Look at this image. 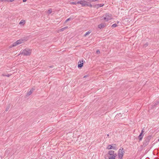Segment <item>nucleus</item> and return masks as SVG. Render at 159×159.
Masks as SVG:
<instances>
[{
    "mask_svg": "<svg viewBox=\"0 0 159 159\" xmlns=\"http://www.w3.org/2000/svg\"><path fill=\"white\" fill-rule=\"evenodd\" d=\"M68 27L67 26H66V27H65L64 28H63L61 29H60L59 30L60 31H63L65 30L66 29H67L68 28Z\"/></svg>",
    "mask_w": 159,
    "mask_h": 159,
    "instance_id": "nucleus-18",
    "label": "nucleus"
},
{
    "mask_svg": "<svg viewBox=\"0 0 159 159\" xmlns=\"http://www.w3.org/2000/svg\"><path fill=\"white\" fill-rule=\"evenodd\" d=\"M10 107V104H8L7 106V108L6 109V110L5 111H7L9 109Z\"/></svg>",
    "mask_w": 159,
    "mask_h": 159,
    "instance_id": "nucleus-21",
    "label": "nucleus"
},
{
    "mask_svg": "<svg viewBox=\"0 0 159 159\" xmlns=\"http://www.w3.org/2000/svg\"><path fill=\"white\" fill-rule=\"evenodd\" d=\"M88 76V75H84V77H83V78H85L86 77H87Z\"/></svg>",
    "mask_w": 159,
    "mask_h": 159,
    "instance_id": "nucleus-31",
    "label": "nucleus"
},
{
    "mask_svg": "<svg viewBox=\"0 0 159 159\" xmlns=\"http://www.w3.org/2000/svg\"><path fill=\"white\" fill-rule=\"evenodd\" d=\"M152 135H149L147 137H145L144 138V140L143 141V145L142 146L144 147L146 146L149 143L150 140L151 139Z\"/></svg>",
    "mask_w": 159,
    "mask_h": 159,
    "instance_id": "nucleus-1",
    "label": "nucleus"
},
{
    "mask_svg": "<svg viewBox=\"0 0 159 159\" xmlns=\"http://www.w3.org/2000/svg\"><path fill=\"white\" fill-rule=\"evenodd\" d=\"M25 23V20H21L19 23V24L21 25H24Z\"/></svg>",
    "mask_w": 159,
    "mask_h": 159,
    "instance_id": "nucleus-17",
    "label": "nucleus"
},
{
    "mask_svg": "<svg viewBox=\"0 0 159 159\" xmlns=\"http://www.w3.org/2000/svg\"><path fill=\"white\" fill-rule=\"evenodd\" d=\"M148 45V43L147 42L145 44L143 45V47L144 48L146 47Z\"/></svg>",
    "mask_w": 159,
    "mask_h": 159,
    "instance_id": "nucleus-23",
    "label": "nucleus"
},
{
    "mask_svg": "<svg viewBox=\"0 0 159 159\" xmlns=\"http://www.w3.org/2000/svg\"><path fill=\"white\" fill-rule=\"evenodd\" d=\"M53 66H53V65L51 66H48V67H49V68H52V67H53Z\"/></svg>",
    "mask_w": 159,
    "mask_h": 159,
    "instance_id": "nucleus-30",
    "label": "nucleus"
},
{
    "mask_svg": "<svg viewBox=\"0 0 159 159\" xmlns=\"http://www.w3.org/2000/svg\"><path fill=\"white\" fill-rule=\"evenodd\" d=\"M27 0H23V2H25L27 1Z\"/></svg>",
    "mask_w": 159,
    "mask_h": 159,
    "instance_id": "nucleus-33",
    "label": "nucleus"
},
{
    "mask_svg": "<svg viewBox=\"0 0 159 159\" xmlns=\"http://www.w3.org/2000/svg\"><path fill=\"white\" fill-rule=\"evenodd\" d=\"M105 16L106 17L108 18H109V20L111 18V14H109V13H106Z\"/></svg>",
    "mask_w": 159,
    "mask_h": 159,
    "instance_id": "nucleus-14",
    "label": "nucleus"
},
{
    "mask_svg": "<svg viewBox=\"0 0 159 159\" xmlns=\"http://www.w3.org/2000/svg\"><path fill=\"white\" fill-rule=\"evenodd\" d=\"M0 1L3 2L4 1H3V0H0Z\"/></svg>",
    "mask_w": 159,
    "mask_h": 159,
    "instance_id": "nucleus-35",
    "label": "nucleus"
},
{
    "mask_svg": "<svg viewBox=\"0 0 159 159\" xmlns=\"http://www.w3.org/2000/svg\"><path fill=\"white\" fill-rule=\"evenodd\" d=\"M123 148H122V149H120L118 151V158L123 157L124 153H125V151H123Z\"/></svg>",
    "mask_w": 159,
    "mask_h": 159,
    "instance_id": "nucleus-5",
    "label": "nucleus"
},
{
    "mask_svg": "<svg viewBox=\"0 0 159 159\" xmlns=\"http://www.w3.org/2000/svg\"><path fill=\"white\" fill-rule=\"evenodd\" d=\"M14 0H8L7 2H12L13 1H14Z\"/></svg>",
    "mask_w": 159,
    "mask_h": 159,
    "instance_id": "nucleus-29",
    "label": "nucleus"
},
{
    "mask_svg": "<svg viewBox=\"0 0 159 159\" xmlns=\"http://www.w3.org/2000/svg\"><path fill=\"white\" fill-rule=\"evenodd\" d=\"M106 26V23H102L100 24H99L98 25V27L100 29H102V28H104Z\"/></svg>",
    "mask_w": 159,
    "mask_h": 159,
    "instance_id": "nucleus-12",
    "label": "nucleus"
},
{
    "mask_svg": "<svg viewBox=\"0 0 159 159\" xmlns=\"http://www.w3.org/2000/svg\"><path fill=\"white\" fill-rule=\"evenodd\" d=\"M107 136H109V134H107Z\"/></svg>",
    "mask_w": 159,
    "mask_h": 159,
    "instance_id": "nucleus-37",
    "label": "nucleus"
},
{
    "mask_svg": "<svg viewBox=\"0 0 159 159\" xmlns=\"http://www.w3.org/2000/svg\"><path fill=\"white\" fill-rule=\"evenodd\" d=\"M104 5V4H96L93 5V7L94 8H96L97 9H98L99 7H103Z\"/></svg>",
    "mask_w": 159,
    "mask_h": 159,
    "instance_id": "nucleus-10",
    "label": "nucleus"
},
{
    "mask_svg": "<svg viewBox=\"0 0 159 159\" xmlns=\"http://www.w3.org/2000/svg\"><path fill=\"white\" fill-rule=\"evenodd\" d=\"M144 132L143 129L142 130L141 133L138 137V139H139V141H141L142 140L144 135V134H143Z\"/></svg>",
    "mask_w": 159,
    "mask_h": 159,
    "instance_id": "nucleus-7",
    "label": "nucleus"
},
{
    "mask_svg": "<svg viewBox=\"0 0 159 159\" xmlns=\"http://www.w3.org/2000/svg\"><path fill=\"white\" fill-rule=\"evenodd\" d=\"M74 18H71V17L69 18H68L67 19H66V20L65 21V22L66 23L68 21H69L70 20H72Z\"/></svg>",
    "mask_w": 159,
    "mask_h": 159,
    "instance_id": "nucleus-19",
    "label": "nucleus"
},
{
    "mask_svg": "<svg viewBox=\"0 0 159 159\" xmlns=\"http://www.w3.org/2000/svg\"><path fill=\"white\" fill-rule=\"evenodd\" d=\"M117 26V25L116 24H114L112 25V27L113 28H115Z\"/></svg>",
    "mask_w": 159,
    "mask_h": 159,
    "instance_id": "nucleus-26",
    "label": "nucleus"
},
{
    "mask_svg": "<svg viewBox=\"0 0 159 159\" xmlns=\"http://www.w3.org/2000/svg\"><path fill=\"white\" fill-rule=\"evenodd\" d=\"M111 156L109 157L108 159H115V156L111 155Z\"/></svg>",
    "mask_w": 159,
    "mask_h": 159,
    "instance_id": "nucleus-20",
    "label": "nucleus"
},
{
    "mask_svg": "<svg viewBox=\"0 0 159 159\" xmlns=\"http://www.w3.org/2000/svg\"><path fill=\"white\" fill-rule=\"evenodd\" d=\"M97 1H98V0H86V1H85L86 3H84V4H85L86 5V4L88 5L89 4L91 5V6H85V7L88 6V7H93V5H92L91 4V3L92 2H95Z\"/></svg>",
    "mask_w": 159,
    "mask_h": 159,
    "instance_id": "nucleus-6",
    "label": "nucleus"
},
{
    "mask_svg": "<svg viewBox=\"0 0 159 159\" xmlns=\"http://www.w3.org/2000/svg\"><path fill=\"white\" fill-rule=\"evenodd\" d=\"M122 158L123 157H121V158H119V159H123Z\"/></svg>",
    "mask_w": 159,
    "mask_h": 159,
    "instance_id": "nucleus-34",
    "label": "nucleus"
},
{
    "mask_svg": "<svg viewBox=\"0 0 159 159\" xmlns=\"http://www.w3.org/2000/svg\"><path fill=\"white\" fill-rule=\"evenodd\" d=\"M114 151L113 150H110L108 152V154L109 155H113L114 153Z\"/></svg>",
    "mask_w": 159,
    "mask_h": 159,
    "instance_id": "nucleus-15",
    "label": "nucleus"
},
{
    "mask_svg": "<svg viewBox=\"0 0 159 159\" xmlns=\"http://www.w3.org/2000/svg\"><path fill=\"white\" fill-rule=\"evenodd\" d=\"M34 90V89L33 88H32L30 89V91L28 92V93L27 94V96H29L30 95H31L32 93L33 92Z\"/></svg>",
    "mask_w": 159,
    "mask_h": 159,
    "instance_id": "nucleus-13",
    "label": "nucleus"
},
{
    "mask_svg": "<svg viewBox=\"0 0 159 159\" xmlns=\"http://www.w3.org/2000/svg\"><path fill=\"white\" fill-rule=\"evenodd\" d=\"M31 50L30 49L26 48L22 52H20V54H23L24 56L30 55L31 53Z\"/></svg>",
    "mask_w": 159,
    "mask_h": 159,
    "instance_id": "nucleus-3",
    "label": "nucleus"
},
{
    "mask_svg": "<svg viewBox=\"0 0 159 159\" xmlns=\"http://www.w3.org/2000/svg\"><path fill=\"white\" fill-rule=\"evenodd\" d=\"M78 67L79 68H81L83 66L84 62L83 60H80L78 62Z\"/></svg>",
    "mask_w": 159,
    "mask_h": 159,
    "instance_id": "nucleus-8",
    "label": "nucleus"
},
{
    "mask_svg": "<svg viewBox=\"0 0 159 159\" xmlns=\"http://www.w3.org/2000/svg\"><path fill=\"white\" fill-rule=\"evenodd\" d=\"M52 9L51 8H50L48 11V13L49 14H51V13H52Z\"/></svg>",
    "mask_w": 159,
    "mask_h": 159,
    "instance_id": "nucleus-24",
    "label": "nucleus"
},
{
    "mask_svg": "<svg viewBox=\"0 0 159 159\" xmlns=\"http://www.w3.org/2000/svg\"><path fill=\"white\" fill-rule=\"evenodd\" d=\"M90 33H91V32L90 31H88L87 32H86V33L84 34V36L85 37V36H87L88 34H89Z\"/></svg>",
    "mask_w": 159,
    "mask_h": 159,
    "instance_id": "nucleus-22",
    "label": "nucleus"
},
{
    "mask_svg": "<svg viewBox=\"0 0 159 159\" xmlns=\"http://www.w3.org/2000/svg\"><path fill=\"white\" fill-rule=\"evenodd\" d=\"M8 0H3V1H6L7 2Z\"/></svg>",
    "mask_w": 159,
    "mask_h": 159,
    "instance_id": "nucleus-36",
    "label": "nucleus"
},
{
    "mask_svg": "<svg viewBox=\"0 0 159 159\" xmlns=\"http://www.w3.org/2000/svg\"><path fill=\"white\" fill-rule=\"evenodd\" d=\"M96 53L97 54H98L100 53V52L99 50H97L96 51Z\"/></svg>",
    "mask_w": 159,
    "mask_h": 159,
    "instance_id": "nucleus-28",
    "label": "nucleus"
},
{
    "mask_svg": "<svg viewBox=\"0 0 159 159\" xmlns=\"http://www.w3.org/2000/svg\"><path fill=\"white\" fill-rule=\"evenodd\" d=\"M113 156H115V157H116V156H117V154L116 153H114V154L113 155Z\"/></svg>",
    "mask_w": 159,
    "mask_h": 159,
    "instance_id": "nucleus-32",
    "label": "nucleus"
},
{
    "mask_svg": "<svg viewBox=\"0 0 159 159\" xmlns=\"http://www.w3.org/2000/svg\"><path fill=\"white\" fill-rule=\"evenodd\" d=\"M26 38L25 39L24 38V39H19L18 40L16 41V43H17L18 45H19L21 43H23L25 41H26L27 39H26Z\"/></svg>",
    "mask_w": 159,
    "mask_h": 159,
    "instance_id": "nucleus-11",
    "label": "nucleus"
},
{
    "mask_svg": "<svg viewBox=\"0 0 159 159\" xmlns=\"http://www.w3.org/2000/svg\"><path fill=\"white\" fill-rule=\"evenodd\" d=\"M11 75H9V74H8V75H3V76H7V77H10Z\"/></svg>",
    "mask_w": 159,
    "mask_h": 159,
    "instance_id": "nucleus-27",
    "label": "nucleus"
},
{
    "mask_svg": "<svg viewBox=\"0 0 159 159\" xmlns=\"http://www.w3.org/2000/svg\"><path fill=\"white\" fill-rule=\"evenodd\" d=\"M103 19L105 20L106 21H108L109 20V19L106 17H105L103 18Z\"/></svg>",
    "mask_w": 159,
    "mask_h": 159,
    "instance_id": "nucleus-25",
    "label": "nucleus"
},
{
    "mask_svg": "<svg viewBox=\"0 0 159 159\" xmlns=\"http://www.w3.org/2000/svg\"><path fill=\"white\" fill-rule=\"evenodd\" d=\"M86 3L85 1L81 0V1H79L77 2H70V3L72 5H76L77 4H80L82 5V7H85V6H91V5L89 4L88 5V4L86 5L85 4H84V3Z\"/></svg>",
    "mask_w": 159,
    "mask_h": 159,
    "instance_id": "nucleus-2",
    "label": "nucleus"
},
{
    "mask_svg": "<svg viewBox=\"0 0 159 159\" xmlns=\"http://www.w3.org/2000/svg\"><path fill=\"white\" fill-rule=\"evenodd\" d=\"M116 146V144H111L107 146V148L109 150L113 149L116 150L117 148Z\"/></svg>",
    "mask_w": 159,
    "mask_h": 159,
    "instance_id": "nucleus-4",
    "label": "nucleus"
},
{
    "mask_svg": "<svg viewBox=\"0 0 159 159\" xmlns=\"http://www.w3.org/2000/svg\"><path fill=\"white\" fill-rule=\"evenodd\" d=\"M17 45H18V44H17V43H16V42H14V43H13L11 45L9 46V47H10V48H11L12 47L16 46Z\"/></svg>",
    "mask_w": 159,
    "mask_h": 159,
    "instance_id": "nucleus-16",
    "label": "nucleus"
},
{
    "mask_svg": "<svg viewBox=\"0 0 159 159\" xmlns=\"http://www.w3.org/2000/svg\"><path fill=\"white\" fill-rule=\"evenodd\" d=\"M158 141H159V139H158Z\"/></svg>",
    "mask_w": 159,
    "mask_h": 159,
    "instance_id": "nucleus-38",
    "label": "nucleus"
},
{
    "mask_svg": "<svg viewBox=\"0 0 159 159\" xmlns=\"http://www.w3.org/2000/svg\"><path fill=\"white\" fill-rule=\"evenodd\" d=\"M159 102L158 101H156L155 102L153 103L152 104L151 106V107H149L151 109L154 108L158 104Z\"/></svg>",
    "mask_w": 159,
    "mask_h": 159,
    "instance_id": "nucleus-9",
    "label": "nucleus"
}]
</instances>
